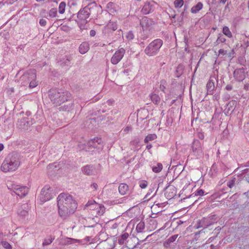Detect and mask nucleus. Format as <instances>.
Returning <instances> with one entry per match:
<instances>
[{"label":"nucleus","instance_id":"obj_6","mask_svg":"<svg viewBox=\"0 0 249 249\" xmlns=\"http://www.w3.org/2000/svg\"><path fill=\"white\" fill-rule=\"evenodd\" d=\"M7 186L8 189L13 191L17 196L20 197L25 196L28 192V188L25 186H22L12 181H7Z\"/></svg>","mask_w":249,"mask_h":249},{"label":"nucleus","instance_id":"obj_42","mask_svg":"<svg viewBox=\"0 0 249 249\" xmlns=\"http://www.w3.org/2000/svg\"><path fill=\"white\" fill-rule=\"evenodd\" d=\"M3 247L6 249H11V246L7 242H2Z\"/></svg>","mask_w":249,"mask_h":249},{"label":"nucleus","instance_id":"obj_48","mask_svg":"<svg viewBox=\"0 0 249 249\" xmlns=\"http://www.w3.org/2000/svg\"><path fill=\"white\" fill-rule=\"evenodd\" d=\"M69 240L72 241L73 243L80 242V241L79 240L75 239H73V238H69Z\"/></svg>","mask_w":249,"mask_h":249},{"label":"nucleus","instance_id":"obj_29","mask_svg":"<svg viewBox=\"0 0 249 249\" xmlns=\"http://www.w3.org/2000/svg\"><path fill=\"white\" fill-rule=\"evenodd\" d=\"M157 138V136L155 134H149L144 139L145 143H148L150 141H153Z\"/></svg>","mask_w":249,"mask_h":249},{"label":"nucleus","instance_id":"obj_46","mask_svg":"<svg viewBox=\"0 0 249 249\" xmlns=\"http://www.w3.org/2000/svg\"><path fill=\"white\" fill-rule=\"evenodd\" d=\"M95 35H96V32H95V30H90V36H95Z\"/></svg>","mask_w":249,"mask_h":249},{"label":"nucleus","instance_id":"obj_26","mask_svg":"<svg viewBox=\"0 0 249 249\" xmlns=\"http://www.w3.org/2000/svg\"><path fill=\"white\" fill-rule=\"evenodd\" d=\"M163 168L162 164L161 163H157L155 166L152 167V171L155 173L160 172Z\"/></svg>","mask_w":249,"mask_h":249},{"label":"nucleus","instance_id":"obj_52","mask_svg":"<svg viewBox=\"0 0 249 249\" xmlns=\"http://www.w3.org/2000/svg\"><path fill=\"white\" fill-rule=\"evenodd\" d=\"M4 148L3 144L0 143V152Z\"/></svg>","mask_w":249,"mask_h":249},{"label":"nucleus","instance_id":"obj_50","mask_svg":"<svg viewBox=\"0 0 249 249\" xmlns=\"http://www.w3.org/2000/svg\"><path fill=\"white\" fill-rule=\"evenodd\" d=\"M130 129V127L127 126L124 128V131L125 132H127L129 131Z\"/></svg>","mask_w":249,"mask_h":249},{"label":"nucleus","instance_id":"obj_14","mask_svg":"<svg viewBox=\"0 0 249 249\" xmlns=\"http://www.w3.org/2000/svg\"><path fill=\"white\" fill-rule=\"evenodd\" d=\"M156 4L157 3L152 0L146 2L142 9V13L147 15L152 12L154 11Z\"/></svg>","mask_w":249,"mask_h":249},{"label":"nucleus","instance_id":"obj_3","mask_svg":"<svg viewBox=\"0 0 249 249\" xmlns=\"http://www.w3.org/2000/svg\"><path fill=\"white\" fill-rule=\"evenodd\" d=\"M49 96L53 104L57 106L68 101L70 98V93L67 91L53 89L50 90Z\"/></svg>","mask_w":249,"mask_h":249},{"label":"nucleus","instance_id":"obj_40","mask_svg":"<svg viewBox=\"0 0 249 249\" xmlns=\"http://www.w3.org/2000/svg\"><path fill=\"white\" fill-rule=\"evenodd\" d=\"M204 194L205 192L202 189L198 190L195 192L196 196H202L204 195Z\"/></svg>","mask_w":249,"mask_h":249},{"label":"nucleus","instance_id":"obj_27","mask_svg":"<svg viewBox=\"0 0 249 249\" xmlns=\"http://www.w3.org/2000/svg\"><path fill=\"white\" fill-rule=\"evenodd\" d=\"M222 32L224 35H225L229 38H231L232 37V34L230 30L229 27L227 26L223 27Z\"/></svg>","mask_w":249,"mask_h":249},{"label":"nucleus","instance_id":"obj_33","mask_svg":"<svg viewBox=\"0 0 249 249\" xmlns=\"http://www.w3.org/2000/svg\"><path fill=\"white\" fill-rule=\"evenodd\" d=\"M184 4L183 0H175L174 1V5L176 8H181Z\"/></svg>","mask_w":249,"mask_h":249},{"label":"nucleus","instance_id":"obj_7","mask_svg":"<svg viewBox=\"0 0 249 249\" xmlns=\"http://www.w3.org/2000/svg\"><path fill=\"white\" fill-rule=\"evenodd\" d=\"M103 142L101 138H94L88 141L86 145V150L88 151L101 150L103 148Z\"/></svg>","mask_w":249,"mask_h":249},{"label":"nucleus","instance_id":"obj_11","mask_svg":"<svg viewBox=\"0 0 249 249\" xmlns=\"http://www.w3.org/2000/svg\"><path fill=\"white\" fill-rule=\"evenodd\" d=\"M125 52V50L123 48L116 51L111 58V63L113 65L117 64L124 57Z\"/></svg>","mask_w":249,"mask_h":249},{"label":"nucleus","instance_id":"obj_23","mask_svg":"<svg viewBox=\"0 0 249 249\" xmlns=\"http://www.w3.org/2000/svg\"><path fill=\"white\" fill-rule=\"evenodd\" d=\"M150 98L152 102L156 105H159L160 103V98L157 94L152 93L150 95Z\"/></svg>","mask_w":249,"mask_h":249},{"label":"nucleus","instance_id":"obj_60","mask_svg":"<svg viewBox=\"0 0 249 249\" xmlns=\"http://www.w3.org/2000/svg\"><path fill=\"white\" fill-rule=\"evenodd\" d=\"M0 78L2 79H3L4 78V76H2Z\"/></svg>","mask_w":249,"mask_h":249},{"label":"nucleus","instance_id":"obj_39","mask_svg":"<svg viewBox=\"0 0 249 249\" xmlns=\"http://www.w3.org/2000/svg\"><path fill=\"white\" fill-rule=\"evenodd\" d=\"M177 237H178V235H177V234L174 235L170 237L167 240L168 243H171L174 242Z\"/></svg>","mask_w":249,"mask_h":249},{"label":"nucleus","instance_id":"obj_59","mask_svg":"<svg viewBox=\"0 0 249 249\" xmlns=\"http://www.w3.org/2000/svg\"><path fill=\"white\" fill-rule=\"evenodd\" d=\"M38 2H40V1H44L45 0H36Z\"/></svg>","mask_w":249,"mask_h":249},{"label":"nucleus","instance_id":"obj_28","mask_svg":"<svg viewBox=\"0 0 249 249\" xmlns=\"http://www.w3.org/2000/svg\"><path fill=\"white\" fill-rule=\"evenodd\" d=\"M129 234L127 232H125L118 239V243L120 245L124 244V241L128 237Z\"/></svg>","mask_w":249,"mask_h":249},{"label":"nucleus","instance_id":"obj_53","mask_svg":"<svg viewBox=\"0 0 249 249\" xmlns=\"http://www.w3.org/2000/svg\"><path fill=\"white\" fill-rule=\"evenodd\" d=\"M71 108V106H67V107H66L64 110L66 111V110H68L69 111Z\"/></svg>","mask_w":249,"mask_h":249},{"label":"nucleus","instance_id":"obj_44","mask_svg":"<svg viewBox=\"0 0 249 249\" xmlns=\"http://www.w3.org/2000/svg\"><path fill=\"white\" fill-rule=\"evenodd\" d=\"M98 185L96 183H93L90 185V188L93 189L94 191H96L98 188Z\"/></svg>","mask_w":249,"mask_h":249},{"label":"nucleus","instance_id":"obj_51","mask_svg":"<svg viewBox=\"0 0 249 249\" xmlns=\"http://www.w3.org/2000/svg\"><path fill=\"white\" fill-rule=\"evenodd\" d=\"M69 238H67V243L68 244H73V242L72 241H70L69 240Z\"/></svg>","mask_w":249,"mask_h":249},{"label":"nucleus","instance_id":"obj_18","mask_svg":"<svg viewBox=\"0 0 249 249\" xmlns=\"http://www.w3.org/2000/svg\"><path fill=\"white\" fill-rule=\"evenodd\" d=\"M233 76L238 81H243L246 77V74L243 68L236 69L233 72Z\"/></svg>","mask_w":249,"mask_h":249},{"label":"nucleus","instance_id":"obj_37","mask_svg":"<svg viewBox=\"0 0 249 249\" xmlns=\"http://www.w3.org/2000/svg\"><path fill=\"white\" fill-rule=\"evenodd\" d=\"M134 36L132 31H129L127 33L126 37L128 40H132L134 38Z\"/></svg>","mask_w":249,"mask_h":249},{"label":"nucleus","instance_id":"obj_58","mask_svg":"<svg viewBox=\"0 0 249 249\" xmlns=\"http://www.w3.org/2000/svg\"><path fill=\"white\" fill-rule=\"evenodd\" d=\"M150 193H147V194H146V196H145V197H147L148 196L150 195Z\"/></svg>","mask_w":249,"mask_h":249},{"label":"nucleus","instance_id":"obj_43","mask_svg":"<svg viewBox=\"0 0 249 249\" xmlns=\"http://www.w3.org/2000/svg\"><path fill=\"white\" fill-rule=\"evenodd\" d=\"M219 55H224L227 54V51L224 50V49H221L219 50Z\"/></svg>","mask_w":249,"mask_h":249},{"label":"nucleus","instance_id":"obj_8","mask_svg":"<svg viewBox=\"0 0 249 249\" xmlns=\"http://www.w3.org/2000/svg\"><path fill=\"white\" fill-rule=\"evenodd\" d=\"M86 206L89 207V209L91 211L90 213L92 215L95 217L103 215L105 211V208L103 205L98 204L95 201L93 203L88 202Z\"/></svg>","mask_w":249,"mask_h":249},{"label":"nucleus","instance_id":"obj_21","mask_svg":"<svg viewBox=\"0 0 249 249\" xmlns=\"http://www.w3.org/2000/svg\"><path fill=\"white\" fill-rule=\"evenodd\" d=\"M203 7V3L201 2H198L191 8V12L193 14H196L202 9Z\"/></svg>","mask_w":249,"mask_h":249},{"label":"nucleus","instance_id":"obj_49","mask_svg":"<svg viewBox=\"0 0 249 249\" xmlns=\"http://www.w3.org/2000/svg\"><path fill=\"white\" fill-rule=\"evenodd\" d=\"M244 89L247 91L249 90V84H246L244 85Z\"/></svg>","mask_w":249,"mask_h":249},{"label":"nucleus","instance_id":"obj_61","mask_svg":"<svg viewBox=\"0 0 249 249\" xmlns=\"http://www.w3.org/2000/svg\"><path fill=\"white\" fill-rule=\"evenodd\" d=\"M142 45H143L144 44L142 42H141V43Z\"/></svg>","mask_w":249,"mask_h":249},{"label":"nucleus","instance_id":"obj_20","mask_svg":"<svg viewBox=\"0 0 249 249\" xmlns=\"http://www.w3.org/2000/svg\"><path fill=\"white\" fill-rule=\"evenodd\" d=\"M89 49V44L87 42H84L81 44L79 47V52L81 54L86 53Z\"/></svg>","mask_w":249,"mask_h":249},{"label":"nucleus","instance_id":"obj_1","mask_svg":"<svg viewBox=\"0 0 249 249\" xmlns=\"http://www.w3.org/2000/svg\"><path fill=\"white\" fill-rule=\"evenodd\" d=\"M57 199L58 213L63 219L67 218L74 213L77 208V204L71 195L61 193Z\"/></svg>","mask_w":249,"mask_h":249},{"label":"nucleus","instance_id":"obj_15","mask_svg":"<svg viewBox=\"0 0 249 249\" xmlns=\"http://www.w3.org/2000/svg\"><path fill=\"white\" fill-rule=\"evenodd\" d=\"M154 24V21L147 17H144L141 20V25L143 31H150Z\"/></svg>","mask_w":249,"mask_h":249},{"label":"nucleus","instance_id":"obj_41","mask_svg":"<svg viewBox=\"0 0 249 249\" xmlns=\"http://www.w3.org/2000/svg\"><path fill=\"white\" fill-rule=\"evenodd\" d=\"M165 83V81H161L160 82V90H161L163 92H164L165 91V89H166L165 86H164V84Z\"/></svg>","mask_w":249,"mask_h":249},{"label":"nucleus","instance_id":"obj_5","mask_svg":"<svg viewBox=\"0 0 249 249\" xmlns=\"http://www.w3.org/2000/svg\"><path fill=\"white\" fill-rule=\"evenodd\" d=\"M163 44L160 39H156L152 41L145 49V53L149 56L157 55Z\"/></svg>","mask_w":249,"mask_h":249},{"label":"nucleus","instance_id":"obj_36","mask_svg":"<svg viewBox=\"0 0 249 249\" xmlns=\"http://www.w3.org/2000/svg\"><path fill=\"white\" fill-rule=\"evenodd\" d=\"M147 185H148L147 182L145 180H142V181H141L139 182L140 187L142 189L145 188L147 186Z\"/></svg>","mask_w":249,"mask_h":249},{"label":"nucleus","instance_id":"obj_13","mask_svg":"<svg viewBox=\"0 0 249 249\" xmlns=\"http://www.w3.org/2000/svg\"><path fill=\"white\" fill-rule=\"evenodd\" d=\"M192 150L196 156H200L203 155L202 145L198 140H195L192 145Z\"/></svg>","mask_w":249,"mask_h":249},{"label":"nucleus","instance_id":"obj_17","mask_svg":"<svg viewBox=\"0 0 249 249\" xmlns=\"http://www.w3.org/2000/svg\"><path fill=\"white\" fill-rule=\"evenodd\" d=\"M30 207L27 203L21 205L18 210V214L22 218H25L28 214Z\"/></svg>","mask_w":249,"mask_h":249},{"label":"nucleus","instance_id":"obj_9","mask_svg":"<svg viewBox=\"0 0 249 249\" xmlns=\"http://www.w3.org/2000/svg\"><path fill=\"white\" fill-rule=\"evenodd\" d=\"M90 15V10L88 6H86L81 9L77 14L78 22L80 24H85L89 20V15Z\"/></svg>","mask_w":249,"mask_h":249},{"label":"nucleus","instance_id":"obj_56","mask_svg":"<svg viewBox=\"0 0 249 249\" xmlns=\"http://www.w3.org/2000/svg\"><path fill=\"white\" fill-rule=\"evenodd\" d=\"M150 224H155L156 223V221L155 220H150Z\"/></svg>","mask_w":249,"mask_h":249},{"label":"nucleus","instance_id":"obj_57","mask_svg":"<svg viewBox=\"0 0 249 249\" xmlns=\"http://www.w3.org/2000/svg\"><path fill=\"white\" fill-rule=\"evenodd\" d=\"M227 0H220V3L225 4Z\"/></svg>","mask_w":249,"mask_h":249},{"label":"nucleus","instance_id":"obj_22","mask_svg":"<svg viewBox=\"0 0 249 249\" xmlns=\"http://www.w3.org/2000/svg\"><path fill=\"white\" fill-rule=\"evenodd\" d=\"M128 186L125 183H121L119 186V192L122 195L126 194L128 191Z\"/></svg>","mask_w":249,"mask_h":249},{"label":"nucleus","instance_id":"obj_30","mask_svg":"<svg viewBox=\"0 0 249 249\" xmlns=\"http://www.w3.org/2000/svg\"><path fill=\"white\" fill-rule=\"evenodd\" d=\"M226 41V39L224 37L223 35L219 34L216 40L215 43L217 44H219L221 43H225Z\"/></svg>","mask_w":249,"mask_h":249},{"label":"nucleus","instance_id":"obj_54","mask_svg":"<svg viewBox=\"0 0 249 249\" xmlns=\"http://www.w3.org/2000/svg\"><path fill=\"white\" fill-rule=\"evenodd\" d=\"M146 149L148 150L152 148V145L151 144H148L146 145Z\"/></svg>","mask_w":249,"mask_h":249},{"label":"nucleus","instance_id":"obj_34","mask_svg":"<svg viewBox=\"0 0 249 249\" xmlns=\"http://www.w3.org/2000/svg\"><path fill=\"white\" fill-rule=\"evenodd\" d=\"M54 239V237H52V236L49 237L48 239H45L43 242V246H47L48 245H50L52 243L53 240Z\"/></svg>","mask_w":249,"mask_h":249},{"label":"nucleus","instance_id":"obj_47","mask_svg":"<svg viewBox=\"0 0 249 249\" xmlns=\"http://www.w3.org/2000/svg\"><path fill=\"white\" fill-rule=\"evenodd\" d=\"M232 89V87L231 85H227L226 87V89L227 90H231Z\"/></svg>","mask_w":249,"mask_h":249},{"label":"nucleus","instance_id":"obj_2","mask_svg":"<svg viewBox=\"0 0 249 249\" xmlns=\"http://www.w3.org/2000/svg\"><path fill=\"white\" fill-rule=\"evenodd\" d=\"M20 164V155L16 152L9 154L1 166V171L7 172L16 170Z\"/></svg>","mask_w":249,"mask_h":249},{"label":"nucleus","instance_id":"obj_31","mask_svg":"<svg viewBox=\"0 0 249 249\" xmlns=\"http://www.w3.org/2000/svg\"><path fill=\"white\" fill-rule=\"evenodd\" d=\"M66 7V3L61 2L59 5L58 12L60 14H62L65 12Z\"/></svg>","mask_w":249,"mask_h":249},{"label":"nucleus","instance_id":"obj_45","mask_svg":"<svg viewBox=\"0 0 249 249\" xmlns=\"http://www.w3.org/2000/svg\"><path fill=\"white\" fill-rule=\"evenodd\" d=\"M39 24L42 26H44L46 24V20L43 18H41L39 20Z\"/></svg>","mask_w":249,"mask_h":249},{"label":"nucleus","instance_id":"obj_38","mask_svg":"<svg viewBox=\"0 0 249 249\" xmlns=\"http://www.w3.org/2000/svg\"><path fill=\"white\" fill-rule=\"evenodd\" d=\"M235 178L233 179L229 180L227 183V186L230 188H231L232 187H233L235 184Z\"/></svg>","mask_w":249,"mask_h":249},{"label":"nucleus","instance_id":"obj_16","mask_svg":"<svg viewBox=\"0 0 249 249\" xmlns=\"http://www.w3.org/2000/svg\"><path fill=\"white\" fill-rule=\"evenodd\" d=\"M82 172L88 176H92L95 175L97 173V170L95 167L92 165H87L82 168Z\"/></svg>","mask_w":249,"mask_h":249},{"label":"nucleus","instance_id":"obj_10","mask_svg":"<svg viewBox=\"0 0 249 249\" xmlns=\"http://www.w3.org/2000/svg\"><path fill=\"white\" fill-rule=\"evenodd\" d=\"M52 188L48 185H46L42 189L40 195L39 196L40 201L41 203L50 200L53 197Z\"/></svg>","mask_w":249,"mask_h":249},{"label":"nucleus","instance_id":"obj_12","mask_svg":"<svg viewBox=\"0 0 249 249\" xmlns=\"http://www.w3.org/2000/svg\"><path fill=\"white\" fill-rule=\"evenodd\" d=\"M215 221V215H212L208 217H204L199 221L197 228H207L214 223Z\"/></svg>","mask_w":249,"mask_h":249},{"label":"nucleus","instance_id":"obj_19","mask_svg":"<svg viewBox=\"0 0 249 249\" xmlns=\"http://www.w3.org/2000/svg\"><path fill=\"white\" fill-rule=\"evenodd\" d=\"M117 29V25L116 22L110 21L105 27L104 33L105 34H108L111 31H114Z\"/></svg>","mask_w":249,"mask_h":249},{"label":"nucleus","instance_id":"obj_25","mask_svg":"<svg viewBox=\"0 0 249 249\" xmlns=\"http://www.w3.org/2000/svg\"><path fill=\"white\" fill-rule=\"evenodd\" d=\"M145 229V224L143 221H140L136 226V230L138 232H142Z\"/></svg>","mask_w":249,"mask_h":249},{"label":"nucleus","instance_id":"obj_24","mask_svg":"<svg viewBox=\"0 0 249 249\" xmlns=\"http://www.w3.org/2000/svg\"><path fill=\"white\" fill-rule=\"evenodd\" d=\"M206 88L207 89L208 94H212L211 92L213 91L214 88V83L212 81L209 80L207 84Z\"/></svg>","mask_w":249,"mask_h":249},{"label":"nucleus","instance_id":"obj_35","mask_svg":"<svg viewBox=\"0 0 249 249\" xmlns=\"http://www.w3.org/2000/svg\"><path fill=\"white\" fill-rule=\"evenodd\" d=\"M49 16L51 18H53L56 16L57 15V11L55 9H52L49 11Z\"/></svg>","mask_w":249,"mask_h":249},{"label":"nucleus","instance_id":"obj_4","mask_svg":"<svg viewBox=\"0 0 249 249\" xmlns=\"http://www.w3.org/2000/svg\"><path fill=\"white\" fill-rule=\"evenodd\" d=\"M19 82L22 86H27L29 84V87L33 89L38 85L36 81V71L35 70H29L24 73L20 77Z\"/></svg>","mask_w":249,"mask_h":249},{"label":"nucleus","instance_id":"obj_32","mask_svg":"<svg viewBox=\"0 0 249 249\" xmlns=\"http://www.w3.org/2000/svg\"><path fill=\"white\" fill-rule=\"evenodd\" d=\"M72 57L71 55H68L66 56V58L64 59L62 63L66 66H69L71 64L70 62L72 60Z\"/></svg>","mask_w":249,"mask_h":249},{"label":"nucleus","instance_id":"obj_55","mask_svg":"<svg viewBox=\"0 0 249 249\" xmlns=\"http://www.w3.org/2000/svg\"><path fill=\"white\" fill-rule=\"evenodd\" d=\"M198 137L201 139H203L204 138V135L202 133L199 134V135H198Z\"/></svg>","mask_w":249,"mask_h":249}]
</instances>
